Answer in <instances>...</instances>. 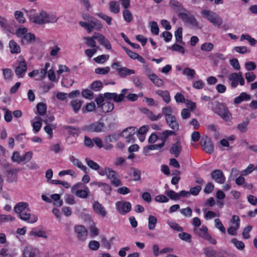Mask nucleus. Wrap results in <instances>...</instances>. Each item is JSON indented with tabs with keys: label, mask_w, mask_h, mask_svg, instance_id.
Segmentation results:
<instances>
[{
	"label": "nucleus",
	"mask_w": 257,
	"mask_h": 257,
	"mask_svg": "<svg viewBox=\"0 0 257 257\" xmlns=\"http://www.w3.org/2000/svg\"><path fill=\"white\" fill-rule=\"evenodd\" d=\"M166 123L171 129L177 131L179 129V124L176 116L173 115L165 118Z\"/></svg>",
	"instance_id": "obj_19"
},
{
	"label": "nucleus",
	"mask_w": 257,
	"mask_h": 257,
	"mask_svg": "<svg viewBox=\"0 0 257 257\" xmlns=\"http://www.w3.org/2000/svg\"><path fill=\"white\" fill-rule=\"evenodd\" d=\"M95 104L94 102H90L83 106L82 108L83 113L92 111L95 109Z\"/></svg>",
	"instance_id": "obj_58"
},
{
	"label": "nucleus",
	"mask_w": 257,
	"mask_h": 257,
	"mask_svg": "<svg viewBox=\"0 0 257 257\" xmlns=\"http://www.w3.org/2000/svg\"><path fill=\"white\" fill-rule=\"evenodd\" d=\"M36 40V37L34 34L27 32L21 41L22 44L25 45L34 43Z\"/></svg>",
	"instance_id": "obj_30"
},
{
	"label": "nucleus",
	"mask_w": 257,
	"mask_h": 257,
	"mask_svg": "<svg viewBox=\"0 0 257 257\" xmlns=\"http://www.w3.org/2000/svg\"><path fill=\"white\" fill-rule=\"evenodd\" d=\"M90 185L91 186H98V187H102L103 188V191L108 193H110V192L111 191V187H110V186L108 184L105 183L94 181L90 183Z\"/></svg>",
	"instance_id": "obj_41"
},
{
	"label": "nucleus",
	"mask_w": 257,
	"mask_h": 257,
	"mask_svg": "<svg viewBox=\"0 0 257 257\" xmlns=\"http://www.w3.org/2000/svg\"><path fill=\"white\" fill-rule=\"evenodd\" d=\"M201 145L206 153L211 154L214 151V147L212 141L207 136H204L201 140Z\"/></svg>",
	"instance_id": "obj_11"
},
{
	"label": "nucleus",
	"mask_w": 257,
	"mask_h": 257,
	"mask_svg": "<svg viewBox=\"0 0 257 257\" xmlns=\"http://www.w3.org/2000/svg\"><path fill=\"white\" fill-rule=\"evenodd\" d=\"M171 7L177 13H184L186 11H183L181 5L177 1L175 0H171L170 2Z\"/></svg>",
	"instance_id": "obj_35"
},
{
	"label": "nucleus",
	"mask_w": 257,
	"mask_h": 257,
	"mask_svg": "<svg viewBox=\"0 0 257 257\" xmlns=\"http://www.w3.org/2000/svg\"><path fill=\"white\" fill-rule=\"evenodd\" d=\"M0 26L5 32H11V28L8 21L0 16Z\"/></svg>",
	"instance_id": "obj_39"
},
{
	"label": "nucleus",
	"mask_w": 257,
	"mask_h": 257,
	"mask_svg": "<svg viewBox=\"0 0 257 257\" xmlns=\"http://www.w3.org/2000/svg\"><path fill=\"white\" fill-rule=\"evenodd\" d=\"M96 40L100 45L103 46L107 50H111V45L109 41L105 37V36L100 33L97 34V37H95Z\"/></svg>",
	"instance_id": "obj_21"
},
{
	"label": "nucleus",
	"mask_w": 257,
	"mask_h": 257,
	"mask_svg": "<svg viewBox=\"0 0 257 257\" xmlns=\"http://www.w3.org/2000/svg\"><path fill=\"white\" fill-rule=\"evenodd\" d=\"M102 111L106 113L111 111L114 108V105L110 102H105L100 105Z\"/></svg>",
	"instance_id": "obj_42"
},
{
	"label": "nucleus",
	"mask_w": 257,
	"mask_h": 257,
	"mask_svg": "<svg viewBox=\"0 0 257 257\" xmlns=\"http://www.w3.org/2000/svg\"><path fill=\"white\" fill-rule=\"evenodd\" d=\"M212 178L217 183L223 184L225 181V177L220 170H216L211 174Z\"/></svg>",
	"instance_id": "obj_17"
},
{
	"label": "nucleus",
	"mask_w": 257,
	"mask_h": 257,
	"mask_svg": "<svg viewBox=\"0 0 257 257\" xmlns=\"http://www.w3.org/2000/svg\"><path fill=\"white\" fill-rule=\"evenodd\" d=\"M93 209L95 213L102 217H104L107 215V211L105 208L98 201H95L93 204Z\"/></svg>",
	"instance_id": "obj_16"
},
{
	"label": "nucleus",
	"mask_w": 257,
	"mask_h": 257,
	"mask_svg": "<svg viewBox=\"0 0 257 257\" xmlns=\"http://www.w3.org/2000/svg\"><path fill=\"white\" fill-rule=\"evenodd\" d=\"M73 83L74 81L67 76L63 77L61 81L62 85L66 87L72 86Z\"/></svg>",
	"instance_id": "obj_62"
},
{
	"label": "nucleus",
	"mask_w": 257,
	"mask_h": 257,
	"mask_svg": "<svg viewBox=\"0 0 257 257\" xmlns=\"http://www.w3.org/2000/svg\"><path fill=\"white\" fill-rule=\"evenodd\" d=\"M51 198L54 201V204L57 206H61L63 201L60 199V196L58 194H54L51 196Z\"/></svg>",
	"instance_id": "obj_56"
},
{
	"label": "nucleus",
	"mask_w": 257,
	"mask_h": 257,
	"mask_svg": "<svg viewBox=\"0 0 257 257\" xmlns=\"http://www.w3.org/2000/svg\"><path fill=\"white\" fill-rule=\"evenodd\" d=\"M70 105L72 107L73 110L75 113H77L82 105V102L78 99H73L70 102Z\"/></svg>",
	"instance_id": "obj_40"
},
{
	"label": "nucleus",
	"mask_w": 257,
	"mask_h": 257,
	"mask_svg": "<svg viewBox=\"0 0 257 257\" xmlns=\"http://www.w3.org/2000/svg\"><path fill=\"white\" fill-rule=\"evenodd\" d=\"M174 134L175 132L172 131L165 130L159 133V139L165 143L169 136Z\"/></svg>",
	"instance_id": "obj_36"
},
{
	"label": "nucleus",
	"mask_w": 257,
	"mask_h": 257,
	"mask_svg": "<svg viewBox=\"0 0 257 257\" xmlns=\"http://www.w3.org/2000/svg\"><path fill=\"white\" fill-rule=\"evenodd\" d=\"M77 237L79 240L84 241L87 236V231L85 227L82 225H76L74 228Z\"/></svg>",
	"instance_id": "obj_14"
},
{
	"label": "nucleus",
	"mask_w": 257,
	"mask_h": 257,
	"mask_svg": "<svg viewBox=\"0 0 257 257\" xmlns=\"http://www.w3.org/2000/svg\"><path fill=\"white\" fill-rule=\"evenodd\" d=\"M29 204L24 202H20L16 204L14 207V211L18 215L20 214L25 212L26 210H29L28 208Z\"/></svg>",
	"instance_id": "obj_23"
},
{
	"label": "nucleus",
	"mask_w": 257,
	"mask_h": 257,
	"mask_svg": "<svg viewBox=\"0 0 257 257\" xmlns=\"http://www.w3.org/2000/svg\"><path fill=\"white\" fill-rule=\"evenodd\" d=\"M109 10L112 13L118 14L120 11L119 3L115 1H110L109 3Z\"/></svg>",
	"instance_id": "obj_32"
},
{
	"label": "nucleus",
	"mask_w": 257,
	"mask_h": 257,
	"mask_svg": "<svg viewBox=\"0 0 257 257\" xmlns=\"http://www.w3.org/2000/svg\"><path fill=\"white\" fill-rule=\"evenodd\" d=\"M165 193L171 200H176L179 199L178 193H176L172 190H166Z\"/></svg>",
	"instance_id": "obj_54"
},
{
	"label": "nucleus",
	"mask_w": 257,
	"mask_h": 257,
	"mask_svg": "<svg viewBox=\"0 0 257 257\" xmlns=\"http://www.w3.org/2000/svg\"><path fill=\"white\" fill-rule=\"evenodd\" d=\"M136 133L135 127H129L124 130L121 133V136L125 139L128 143H133L135 141V138L133 136Z\"/></svg>",
	"instance_id": "obj_12"
},
{
	"label": "nucleus",
	"mask_w": 257,
	"mask_h": 257,
	"mask_svg": "<svg viewBox=\"0 0 257 257\" xmlns=\"http://www.w3.org/2000/svg\"><path fill=\"white\" fill-rule=\"evenodd\" d=\"M39 250L31 246H26L23 250V257H39Z\"/></svg>",
	"instance_id": "obj_15"
},
{
	"label": "nucleus",
	"mask_w": 257,
	"mask_h": 257,
	"mask_svg": "<svg viewBox=\"0 0 257 257\" xmlns=\"http://www.w3.org/2000/svg\"><path fill=\"white\" fill-rule=\"evenodd\" d=\"M213 111L220 116L224 121L230 122L232 119L231 112L223 104L215 102L212 108Z\"/></svg>",
	"instance_id": "obj_3"
},
{
	"label": "nucleus",
	"mask_w": 257,
	"mask_h": 257,
	"mask_svg": "<svg viewBox=\"0 0 257 257\" xmlns=\"http://www.w3.org/2000/svg\"><path fill=\"white\" fill-rule=\"evenodd\" d=\"M83 189V185L81 183H77L73 185L71 188L72 193L75 194L76 196L80 198H86L88 197L89 190L87 187Z\"/></svg>",
	"instance_id": "obj_6"
},
{
	"label": "nucleus",
	"mask_w": 257,
	"mask_h": 257,
	"mask_svg": "<svg viewBox=\"0 0 257 257\" xmlns=\"http://www.w3.org/2000/svg\"><path fill=\"white\" fill-rule=\"evenodd\" d=\"M230 226L239 228L240 219L239 217L235 215H232L230 220Z\"/></svg>",
	"instance_id": "obj_55"
},
{
	"label": "nucleus",
	"mask_w": 257,
	"mask_h": 257,
	"mask_svg": "<svg viewBox=\"0 0 257 257\" xmlns=\"http://www.w3.org/2000/svg\"><path fill=\"white\" fill-rule=\"evenodd\" d=\"M167 224L171 228L176 231H182L183 230V228L175 222L168 220L167 221Z\"/></svg>",
	"instance_id": "obj_61"
},
{
	"label": "nucleus",
	"mask_w": 257,
	"mask_h": 257,
	"mask_svg": "<svg viewBox=\"0 0 257 257\" xmlns=\"http://www.w3.org/2000/svg\"><path fill=\"white\" fill-rule=\"evenodd\" d=\"M103 128V124L99 121H97L90 124L88 127L89 131L95 132H101Z\"/></svg>",
	"instance_id": "obj_28"
},
{
	"label": "nucleus",
	"mask_w": 257,
	"mask_h": 257,
	"mask_svg": "<svg viewBox=\"0 0 257 257\" xmlns=\"http://www.w3.org/2000/svg\"><path fill=\"white\" fill-rule=\"evenodd\" d=\"M29 235L30 237H42L45 239L48 238L47 233L45 231L37 230L36 229H33L31 231H30Z\"/></svg>",
	"instance_id": "obj_26"
},
{
	"label": "nucleus",
	"mask_w": 257,
	"mask_h": 257,
	"mask_svg": "<svg viewBox=\"0 0 257 257\" xmlns=\"http://www.w3.org/2000/svg\"><path fill=\"white\" fill-rule=\"evenodd\" d=\"M31 124L33 126V131L37 133L42 126V119L40 117L36 116L32 120Z\"/></svg>",
	"instance_id": "obj_25"
},
{
	"label": "nucleus",
	"mask_w": 257,
	"mask_h": 257,
	"mask_svg": "<svg viewBox=\"0 0 257 257\" xmlns=\"http://www.w3.org/2000/svg\"><path fill=\"white\" fill-rule=\"evenodd\" d=\"M250 99V96L245 92H241L239 95L236 97L234 99V103L238 104L244 100H247Z\"/></svg>",
	"instance_id": "obj_43"
},
{
	"label": "nucleus",
	"mask_w": 257,
	"mask_h": 257,
	"mask_svg": "<svg viewBox=\"0 0 257 257\" xmlns=\"http://www.w3.org/2000/svg\"><path fill=\"white\" fill-rule=\"evenodd\" d=\"M180 17L186 23L190 25L191 27L194 29L200 28L199 23L195 17L192 15H188L186 12L184 13L180 14Z\"/></svg>",
	"instance_id": "obj_10"
},
{
	"label": "nucleus",
	"mask_w": 257,
	"mask_h": 257,
	"mask_svg": "<svg viewBox=\"0 0 257 257\" xmlns=\"http://www.w3.org/2000/svg\"><path fill=\"white\" fill-rule=\"evenodd\" d=\"M183 74L186 76L189 79H192L194 78L196 73L194 69L186 68L184 69Z\"/></svg>",
	"instance_id": "obj_48"
},
{
	"label": "nucleus",
	"mask_w": 257,
	"mask_h": 257,
	"mask_svg": "<svg viewBox=\"0 0 257 257\" xmlns=\"http://www.w3.org/2000/svg\"><path fill=\"white\" fill-rule=\"evenodd\" d=\"M60 51L61 48L58 45H55L50 48V55L53 57L58 58Z\"/></svg>",
	"instance_id": "obj_59"
},
{
	"label": "nucleus",
	"mask_w": 257,
	"mask_h": 257,
	"mask_svg": "<svg viewBox=\"0 0 257 257\" xmlns=\"http://www.w3.org/2000/svg\"><path fill=\"white\" fill-rule=\"evenodd\" d=\"M27 32H28L27 28L24 27H20L17 28L15 32H12L11 30L10 33L15 35L18 38L20 39L21 41L22 39L23 38V37L25 36V35L26 34V33Z\"/></svg>",
	"instance_id": "obj_29"
},
{
	"label": "nucleus",
	"mask_w": 257,
	"mask_h": 257,
	"mask_svg": "<svg viewBox=\"0 0 257 257\" xmlns=\"http://www.w3.org/2000/svg\"><path fill=\"white\" fill-rule=\"evenodd\" d=\"M15 18L19 23L24 24L26 22L24 14L21 11H17L15 12Z\"/></svg>",
	"instance_id": "obj_49"
},
{
	"label": "nucleus",
	"mask_w": 257,
	"mask_h": 257,
	"mask_svg": "<svg viewBox=\"0 0 257 257\" xmlns=\"http://www.w3.org/2000/svg\"><path fill=\"white\" fill-rule=\"evenodd\" d=\"M155 92L157 94L160 96L165 102H166L167 103L170 102L171 100V98L170 94L168 91L158 90L156 91Z\"/></svg>",
	"instance_id": "obj_33"
},
{
	"label": "nucleus",
	"mask_w": 257,
	"mask_h": 257,
	"mask_svg": "<svg viewBox=\"0 0 257 257\" xmlns=\"http://www.w3.org/2000/svg\"><path fill=\"white\" fill-rule=\"evenodd\" d=\"M214 47L213 44L210 42H206L202 44L201 46V50L206 52L211 51Z\"/></svg>",
	"instance_id": "obj_63"
},
{
	"label": "nucleus",
	"mask_w": 257,
	"mask_h": 257,
	"mask_svg": "<svg viewBox=\"0 0 257 257\" xmlns=\"http://www.w3.org/2000/svg\"><path fill=\"white\" fill-rule=\"evenodd\" d=\"M193 230L196 235L206 240L210 243H216V240L209 233L208 229L206 225H202L201 227H195Z\"/></svg>",
	"instance_id": "obj_4"
},
{
	"label": "nucleus",
	"mask_w": 257,
	"mask_h": 257,
	"mask_svg": "<svg viewBox=\"0 0 257 257\" xmlns=\"http://www.w3.org/2000/svg\"><path fill=\"white\" fill-rule=\"evenodd\" d=\"M157 222V218L153 215H149L148 218V228L150 230L155 229Z\"/></svg>",
	"instance_id": "obj_44"
},
{
	"label": "nucleus",
	"mask_w": 257,
	"mask_h": 257,
	"mask_svg": "<svg viewBox=\"0 0 257 257\" xmlns=\"http://www.w3.org/2000/svg\"><path fill=\"white\" fill-rule=\"evenodd\" d=\"M32 157L33 153L31 151L26 152L22 156L18 152L15 151L13 153L11 159L13 162L17 164H26L32 159Z\"/></svg>",
	"instance_id": "obj_5"
},
{
	"label": "nucleus",
	"mask_w": 257,
	"mask_h": 257,
	"mask_svg": "<svg viewBox=\"0 0 257 257\" xmlns=\"http://www.w3.org/2000/svg\"><path fill=\"white\" fill-rule=\"evenodd\" d=\"M122 16L124 21L127 23H130L133 20V15L128 10H123Z\"/></svg>",
	"instance_id": "obj_51"
},
{
	"label": "nucleus",
	"mask_w": 257,
	"mask_h": 257,
	"mask_svg": "<svg viewBox=\"0 0 257 257\" xmlns=\"http://www.w3.org/2000/svg\"><path fill=\"white\" fill-rule=\"evenodd\" d=\"M109 56L108 55H101L94 59L95 62L98 64H103L106 61L108 60Z\"/></svg>",
	"instance_id": "obj_60"
},
{
	"label": "nucleus",
	"mask_w": 257,
	"mask_h": 257,
	"mask_svg": "<svg viewBox=\"0 0 257 257\" xmlns=\"http://www.w3.org/2000/svg\"><path fill=\"white\" fill-rule=\"evenodd\" d=\"M102 87V82L99 80L94 81L90 86V88L95 91H99Z\"/></svg>",
	"instance_id": "obj_64"
},
{
	"label": "nucleus",
	"mask_w": 257,
	"mask_h": 257,
	"mask_svg": "<svg viewBox=\"0 0 257 257\" xmlns=\"http://www.w3.org/2000/svg\"><path fill=\"white\" fill-rule=\"evenodd\" d=\"M107 177L110 180L111 183L115 186H118L121 184L119 178V175L114 171L111 169L108 174Z\"/></svg>",
	"instance_id": "obj_22"
},
{
	"label": "nucleus",
	"mask_w": 257,
	"mask_h": 257,
	"mask_svg": "<svg viewBox=\"0 0 257 257\" xmlns=\"http://www.w3.org/2000/svg\"><path fill=\"white\" fill-rule=\"evenodd\" d=\"M146 74L149 79L156 86L160 87L164 85L163 80L159 78L156 74L153 73L151 70L148 69L146 71Z\"/></svg>",
	"instance_id": "obj_13"
},
{
	"label": "nucleus",
	"mask_w": 257,
	"mask_h": 257,
	"mask_svg": "<svg viewBox=\"0 0 257 257\" xmlns=\"http://www.w3.org/2000/svg\"><path fill=\"white\" fill-rule=\"evenodd\" d=\"M85 162L87 166L91 169L96 171L98 170L99 169V165L94 162L92 160L89 159V158H86L85 159Z\"/></svg>",
	"instance_id": "obj_47"
},
{
	"label": "nucleus",
	"mask_w": 257,
	"mask_h": 257,
	"mask_svg": "<svg viewBox=\"0 0 257 257\" xmlns=\"http://www.w3.org/2000/svg\"><path fill=\"white\" fill-rule=\"evenodd\" d=\"M204 253L207 257H223L219 252L210 247L205 248Z\"/></svg>",
	"instance_id": "obj_34"
},
{
	"label": "nucleus",
	"mask_w": 257,
	"mask_h": 257,
	"mask_svg": "<svg viewBox=\"0 0 257 257\" xmlns=\"http://www.w3.org/2000/svg\"><path fill=\"white\" fill-rule=\"evenodd\" d=\"M115 207L120 214L124 215L131 211L132 205L127 201H119L115 203Z\"/></svg>",
	"instance_id": "obj_9"
},
{
	"label": "nucleus",
	"mask_w": 257,
	"mask_h": 257,
	"mask_svg": "<svg viewBox=\"0 0 257 257\" xmlns=\"http://www.w3.org/2000/svg\"><path fill=\"white\" fill-rule=\"evenodd\" d=\"M3 75L5 80H11L12 79L13 73L12 70L9 68L2 69Z\"/></svg>",
	"instance_id": "obj_50"
},
{
	"label": "nucleus",
	"mask_w": 257,
	"mask_h": 257,
	"mask_svg": "<svg viewBox=\"0 0 257 257\" xmlns=\"http://www.w3.org/2000/svg\"><path fill=\"white\" fill-rule=\"evenodd\" d=\"M214 222L215 228L217 229L221 233H225L226 232V229L221 220L218 218H216L214 219Z\"/></svg>",
	"instance_id": "obj_46"
},
{
	"label": "nucleus",
	"mask_w": 257,
	"mask_h": 257,
	"mask_svg": "<svg viewBox=\"0 0 257 257\" xmlns=\"http://www.w3.org/2000/svg\"><path fill=\"white\" fill-rule=\"evenodd\" d=\"M18 61V65L15 68V72L19 78H22L27 70V64L22 56L19 57Z\"/></svg>",
	"instance_id": "obj_8"
},
{
	"label": "nucleus",
	"mask_w": 257,
	"mask_h": 257,
	"mask_svg": "<svg viewBox=\"0 0 257 257\" xmlns=\"http://www.w3.org/2000/svg\"><path fill=\"white\" fill-rule=\"evenodd\" d=\"M14 220L15 218L10 215L0 214V224L8 221H14Z\"/></svg>",
	"instance_id": "obj_57"
},
{
	"label": "nucleus",
	"mask_w": 257,
	"mask_h": 257,
	"mask_svg": "<svg viewBox=\"0 0 257 257\" xmlns=\"http://www.w3.org/2000/svg\"><path fill=\"white\" fill-rule=\"evenodd\" d=\"M231 243L240 250H242L245 247L244 243L240 240H237L236 238H233L231 240Z\"/></svg>",
	"instance_id": "obj_53"
},
{
	"label": "nucleus",
	"mask_w": 257,
	"mask_h": 257,
	"mask_svg": "<svg viewBox=\"0 0 257 257\" xmlns=\"http://www.w3.org/2000/svg\"><path fill=\"white\" fill-rule=\"evenodd\" d=\"M119 75L122 77H124L127 75L134 74L135 71L134 70L130 69L126 67H122L117 70Z\"/></svg>",
	"instance_id": "obj_38"
},
{
	"label": "nucleus",
	"mask_w": 257,
	"mask_h": 257,
	"mask_svg": "<svg viewBox=\"0 0 257 257\" xmlns=\"http://www.w3.org/2000/svg\"><path fill=\"white\" fill-rule=\"evenodd\" d=\"M182 151V146L179 142L173 144L170 150V153L173 154L175 157H178Z\"/></svg>",
	"instance_id": "obj_27"
},
{
	"label": "nucleus",
	"mask_w": 257,
	"mask_h": 257,
	"mask_svg": "<svg viewBox=\"0 0 257 257\" xmlns=\"http://www.w3.org/2000/svg\"><path fill=\"white\" fill-rule=\"evenodd\" d=\"M12 54H19L21 52V48L19 44L14 40H11L9 44Z\"/></svg>",
	"instance_id": "obj_31"
},
{
	"label": "nucleus",
	"mask_w": 257,
	"mask_h": 257,
	"mask_svg": "<svg viewBox=\"0 0 257 257\" xmlns=\"http://www.w3.org/2000/svg\"><path fill=\"white\" fill-rule=\"evenodd\" d=\"M147 117L152 121H156L160 119L162 117L161 113L155 115L152 111L147 109L146 112Z\"/></svg>",
	"instance_id": "obj_45"
},
{
	"label": "nucleus",
	"mask_w": 257,
	"mask_h": 257,
	"mask_svg": "<svg viewBox=\"0 0 257 257\" xmlns=\"http://www.w3.org/2000/svg\"><path fill=\"white\" fill-rule=\"evenodd\" d=\"M200 13L202 17L211 23L214 27L219 28L223 24L221 17L212 11L203 10Z\"/></svg>",
	"instance_id": "obj_2"
},
{
	"label": "nucleus",
	"mask_w": 257,
	"mask_h": 257,
	"mask_svg": "<svg viewBox=\"0 0 257 257\" xmlns=\"http://www.w3.org/2000/svg\"><path fill=\"white\" fill-rule=\"evenodd\" d=\"M30 20L34 24L43 25L56 23L58 20V17L55 14L49 13L42 10L39 13L32 16Z\"/></svg>",
	"instance_id": "obj_1"
},
{
	"label": "nucleus",
	"mask_w": 257,
	"mask_h": 257,
	"mask_svg": "<svg viewBox=\"0 0 257 257\" xmlns=\"http://www.w3.org/2000/svg\"><path fill=\"white\" fill-rule=\"evenodd\" d=\"M95 37H97V34L94 35L93 36L91 37H86L84 38L85 43L87 46L91 47L92 48L98 47L96 46V43L95 41V40L96 39V38H95Z\"/></svg>",
	"instance_id": "obj_37"
},
{
	"label": "nucleus",
	"mask_w": 257,
	"mask_h": 257,
	"mask_svg": "<svg viewBox=\"0 0 257 257\" xmlns=\"http://www.w3.org/2000/svg\"><path fill=\"white\" fill-rule=\"evenodd\" d=\"M106 99H113L116 102H119L123 100V94H117L116 93L106 92L104 94Z\"/></svg>",
	"instance_id": "obj_24"
},
{
	"label": "nucleus",
	"mask_w": 257,
	"mask_h": 257,
	"mask_svg": "<svg viewBox=\"0 0 257 257\" xmlns=\"http://www.w3.org/2000/svg\"><path fill=\"white\" fill-rule=\"evenodd\" d=\"M19 218L29 223L36 222L38 220V217L34 214H30L29 213L24 212L18 215Z\"/></svg>",
	"instance_id": "obj_20"
},
{
	"label": "nucleus",
	"mask_w": 257,
	"mask_h": 257,
	"mask_svg": "<svg viewBox=\"0 0 257 257\" xmlns=\"http://www.w3.org/2000/svg\"><path fill=\"white\" fill-rule=\"evenodd\" d=\"M162 112L165 116V118L173 115V110L172 108L169 106L163 107Z\"/></svg>",
	"instance_id": "obj_52"
},
{
	"label": "nucleus",
	"mask_w": 257,
	"mask_h": 257,
	"mask_svg": "<svg viewBox=\"0 0 257 257\" xmlns=\"http://www.w3.org/2000/svg\"><path fill=\"white\" fill-rule=\"evenodd\" d=\"M227 77L231 81L230 86L232 88H236L238 84L241 86L244 85V80L241 73H232L229 74Z\"/></svg>",
	"instance_id": "obj_7"
},
{
	"label": "nucleus",
	"mask_w": 257,
	"mask_h": 257,
	"mask_svg": "<svg viewBox=\"0 0 257 257\" xmlns=\"http://www.w3.org/2000/svg\"><path fill=\"white\" fill-rule=\"evenodd\" d=\"M69 160L74 166L77 167L81 170L86 173V167L83 164L81 161L76 158L74 155H70L69 156Z\"/></svg>",
	"instance_id": "obj_18"
}]
</instances>
